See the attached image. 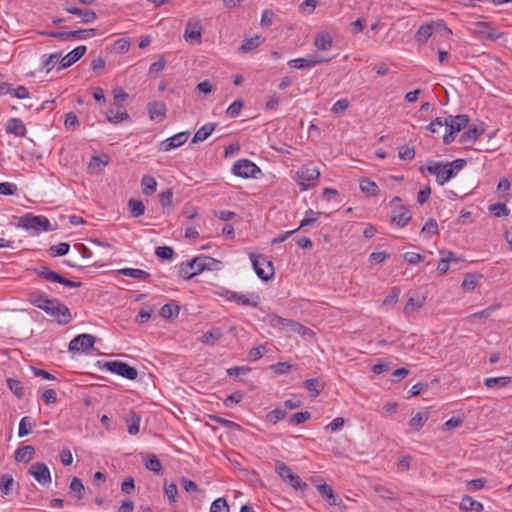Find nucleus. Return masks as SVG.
I'll return each instance as SVG.
<instances>
[{"label": "nucleus", "mask_w": 512, "mask_h": 512, "mask_svg": "<svg viewBox=\"0 0 512 512\" xmlns=\"http://www.w3.org/2000/svg\"><path fill=\"white\" fill-rule=\"evenodd\" d=\"M243 105L244 103L242 100H236L233 103H231L226 110L227 116L230 118L237 117L240 114Z\"/></svg>", "instance_id": "4d7b16f0"}, {"label": "nucleus", "mask_w": 512, "mask_h": 512, "mask_svg": "<svg viewBox=\"0 0 512 512\" xmlns=\"http://www.w3.org/2000/svg\"><path fill=\"white\" fill-rule=\"evenodd\" d=\"M434 21L431 23L423 24L419 27L416 33V40L419 43H426L428 39L434 34Z\"/></svg>", "instance_id": "a878e982"}, {"label": "nucleus", "mask_w": 512, "mask_h": 512, "mask_svg": "<svg viewBox=\"0 0 512 512\" xmlns=\"http://www.w3.org/2000/svg\"><path fill=\"white\" fill-rule=\"evenodd\" d=\"M218 261L212 257L200 255L180 264L179 273L184 279H191L204 270H211Z\"/></svg>", "instance_id": "7ed1b4c3"}, {"label": "nucleus", "mask_w": 512, "mask_h": 512, "mask_svg": "<svg viewBox=\"0 0 512 512\" xmlns=\"http://www.w3.org/2000/svg\"><path fill=\"white\" fill-rule=\"evenodd\" d=\"M349 107V101L345 98L339 99L336 101L331 107V112L334 114H339L347 110Z\"/></svg>", "instance_id": "774afa93"}, {"label": "nucleus", "mask_w": 512, "mask_h": 512, "mask_svg": "<svg viewBox=\"0 0 512 512\" xmlns=\"http://www.w3.org/2000/svg\"><path fill=\"white\" fill-rule=\"evenodd\" d=\"M284 330L287 332H294L302 336H311L314 334L311 329L293 320H288L287 326H285Z\"/></svg>", "instance_id": "2f4dec72"}, {"label": "nucleus", "mask_w": 512, "mask_h": 512, "mask_svg": "<svg viewBox=\"0 0 512 512\" xmlns=\"http://www.w3.org/2000/svg\"><path fill=\"white\" fill-rule=\"evenodd\" d=\"M398 156L400 159L408 161L412 160L415 156V150L413 147L402 146L398 148Z\"/></svg>", "instance_id": "0e129e2a"}, {"label": "nucleus", "mask_w": 512, "mask_h": 512, "mask_svg": "<svg viewBox=\"0 0 512 512\" xmlns=\"http://www.w3.org/2000/svg\"><path fill=\"white\" fill-rule=\"evenodd\" d=\"M222 336V332L220 329H213L204 333L203 342L206 344H213L215 341L219 340Z\"/></svg>", "instance_id": "e2e57ef3"}, {"label": "nucleus", "mask_w": 512, "mask_h": 512, "mask_svg": "<svg viewBox=\"0 0 512 512\" xmlns=\"http://www.w3.org/2000/svg\"><path fill=\"white\" fill-rule=\"evenodd\" d=\"M145 467H146V469H148L154 473H160L162 470L161 462L155 454L147 455L146 460H145Z\"/></svg>", "instance_id": "a18cd8bd"}, {"label": "nucleus", "mask_w": 512, "mask_h": 512, "mask_svg": "<svg viewBox=\"0 0 512 512\" xmlns=\"http://www.w3.org/2000/svg\"><path fill=\"white\" fill-rule=\"evenodd\" d=\"M127 431L130 435H137L140 431L141 417L135 412H130L125 418Z\"/></svg>", "instance_id": "b1692460"}, {"label": "nucleus", "mask_w": 512, "mask_h": 512, "mask_svg": "<svg viewBox=\"0 0 512 512\" xmlns=\"http://www.w3.org/2000/svg\"><path fill=\"white\" fill-rule=\"evenodd\" d=\"M164 493L170 505L177 503L178 489L175 483H164Z\"/></svg>", "instance_id": "c03bdc74"}, {"label": "nucleus", "mask_w": 512, "mask_h": 512, "mask_svg": "<svg viewBox=\"0 0 512 512\" xmlns=\"http://www.w3.org/2000/svg\"><path fill=\"white\" fill-rule=\"evenodd\" d=\"M210 512H229V505L226 499L220 497L214 500L210 506Z\"/></svg>", "instance_id": "864d4df0"}, {"label": "nucleus", "mask_w": 512, "mask_h": 512, "mask_svg": "<svg viewBox=\"0 0 512 512\" xmlns=\"http://www.w3.org/2000/svg\"><path fill=\"white\" fill-rule=\"evenodd\" d=\"M21 226L26 230H32L35 233H41L52 230L51 223L47 217L33 214H26L21 217Z\"/></svg>", "instance_id": "0eeeda50"}, {"label": "nucleus", "mask_w": 512, "mask_h": 512, "mask_svg": "<svg viewBox=\"0 0 512 512\" xmlns=\"http://www.w3.org/2000/svg\"><path fill=\"white\" fill-rule=\"evenodd\" d=\"M480 277L476 274H466L462 282V288L468 292L473 291L477 287Z\"/></svg>", "instance_id": "79ce46f5"}, {"label": "nucleus", "mask_w": 512, "mask_h": 512, "mask_svg": "<svg viewBox=\"0 0 512 512\" xmlns=\"http://www.w3.org/2000/svg\"><path fill=\"white\" fill-rule=\"evenodd\" d=\"M105 367L108 371L120 375L126 379L134 380L138 376L137 370L122 361H110L105 364Z\"/></svg>", "instance_id": "9b49d317"}, {"label": "nucleus", "mask_w": 512, "mask_h": 512, "mask_svg": "<svg viewBox=\"0 0 512 512\" xmlns=\"http://www.w3.org/2000/svg\"><path fill=\"white\" fill-rule=\"evenodd\" d=\"M275 470L277 474L284 480L287 481L295 489H303L306 487V483L302 482L301 478L294 474L290 467L283 462L276 464Z\"/></svg>", "instance_id": "f8f14e48"}, {"label": "nucleus", "mask_w": 512, "mask_h": 512, "mask_svg": "<svg viewBox=\"0 0 512 512\" xmlns=\"http://www.w3.org/2000/svg\"><path fill=\"white\" fill-rule=\"evenodd\" d=\"M425 304V297H410L404 306L403 313L406 316H410L413 313L417 312L419 309L423 307Z\"/></svg>", "instance_id": "393cba45"}, {"label": "nucleus", "mask_w": 512, "mask_h": 512, "mask_svg": "<svg viewBox=\"0 0 512 512\" xmlns=\"http://www.w3.org/2000/svg\"><path fill=\"white\" fill-rule=\"evenodd\" d=\"M173 253H174L173 249L168 246L157 247L155 250L156 256L158 258L164 259V260L171 259L173 256Z\"/></svg>", "instance_id": "338daca9"}, {"label": "nucleus", "mask_w": 512, "mask_h": 512, "mask_svg": "<svg viewBox=\"0 0 512 512\" xmlns=\"http://www.w3.org/2000/svg\"><path fill=\"white\" fill-rule=\"evenodd\" d=\"M411 220V213L410 211L404 207L401 206L399 209L393 211V215L391 217V222L395 224L398 227H405L409 221Z\"/></svg>", "instance_id": "a211bd4d"}, {"label": "nucleus", "mask_w": 512, "mask_h": 512, "mask_svg": "<svg viewBox=\"0 0 512 512\" xmlns=\"http://www.w3.org/2000/svg\"><path fill=\"white\" fill-rule=\"evenodd\" d=\"M36 273L39 276L45 278L46 280H48L50 282L59 283V281L61 280V275H59L58 273H56L54 271L49 270L46 267H41V268L37 269Z\"/></svg>", "instance_id": "de8ad7c7"}, {"label": "nucleus", "mask_w": 512, "mask_h": 512, "mask_svg": "<svg viewBox=\"0 0 512 512\" xmlns=\"http://www.w3.org/2000/svg\"><path fill=\"white\" fill-rule=\"evenodd\" d=\"M421 233L427 235L428 237H431L432 235L437 234L438 233V224H437L436 220H434V219L427 220L426 223L424 224V226L422 227Z\"/></svg>", "instance_id": "5fc2aeb1"}, {"label": "nucleus", "mask_w": 512, "mask_h": 512, "mask_svg": "<svg viewBox=\"0 0 512 512\" xmlns=\"http://www.w3.org/2000/svg\"><path fill=\"white\" fill-rule=\"evenodd\" d=\"M262 41L263 39L260 35H256L251 38H245L240 49L242 52H250L257 48L262 43Z\"/></svg>", "instance_id": "4c0bfd02"}, {"label": "nucleus", "mask_w": 512, "mask_h": 512, "mask_svg": "<svg viewBox=\"0 0 512 512\" xmlns=\"http://www.w3.org/2000/svg\"><path fill=\"white\" fill-rule=\"evenodd\" d=\"M233 174L242 178H256L260 168L248 159L237 160L232 168Z\"/></svg>", "instance_id": "1a4fd4ad"}, {"label": "nucleus", "mask_w": 512, "mask_h": 512, "mask_svg": "<svg viewBox=\"0 0 512 512\" xmlns=\"http://www.w3.org/2000/svg\"><path fill=\"white\" fill-rule=\"evenodd\" d=\"M509 382V377H488L484 380V385L487 388H501L508 385Z\"/></svg>", "instance_id": "ea45409f"}, {"label": "nucleus", "mask_w": 512, "mask_h": 512, "mask_svg": "<svg viewBox=\"0 0 512 512\" xmlns=\"http://www.w3.org/2000/svg\"><path fill=\"white\" fill-rule=\"evenodd\" d=\"M128 207L133 217L138 218L145 212V206L142 201L131 199L128 201Z\"/></svg>", "instance_id": "49530a36"}, {"label": "nucleus", "mask_w": 512, "mask_h": 512, "mask_svg": "<svg viewBox=\"0 0 512 512\" xmlns=\"http://www.w3.org/2000/svg\"><path fill=\"white\" fill-rule=\"evenodd\" d=\"M360 190L368 196H376L379 193L378 185L368 178L360 181Z\"/></svg>", "instance_id": "72a5a7b5"}, {"label": "nucleus", "mask_w": 512, "mask_h": 512, "mask_svg": "<svg viewBox=\"0 0 512 512\" xmlns=\"http://www.w3.org/2000/svg\"><path fill=\"white\" fill-rule=\"evenodd\" d=\"M202 26L198 20L190 19L185 27L184 38L186 41H200Z\"/></svg>", "instance_id": "2eb2a0df"}, {"label": "nucleus", "mask_w": 512, "mask_h": 512, "mask_svg": "<svg viewBox=\"0 0 512 512\" xmlns=\"http://www.w3.org/2000/svg\"><path fill=\"white\" fill-rule=\"evenodd\" d=\"M428 418H429V414L427 412H425V413L418 412L409 421V426L414 431H419L425 425V423L427 422Z\"/></svg>", "instance_id": "c9c22d12"}, {"label": "nucleus", "mask_w": 512, "mask_h": 512, "mask_svg": "<svg viewBox=\"0 0 512 512\" xmlns=\"http://www.w3.org/2000/svg\"><path fill=\"white\" fill-rule=\"evenodd\" d=\"M107 119L111 123H119L123 120L129 118L127 112L123 109L122 106H117V108H110L106 113Z\"/></svg>", "instance_id": "cd10ccee"}, {"label": "nucleus", "mask_w": 512, "mask_h": 512, "mask_svg": "<svg viewBox=\"0 0 512 512\" xmlns=\"http://www.w3.org/2000/svg\"><path fill=\"white\" fill-rule=\"evenodd\" d=\"M499 308V305H491L489 306L488 308L482 310V311H479V312H476V313H473L471 314L468 319L470 321H474L476 319H487L491 316L492 312H494L496 309Z\"/></svg>", "instance_id": "603ef678"}, {"label": "nucleus", "mask_w": 512, "mask_h": 512, "mask_svg": "<svg viewBox=\"0 0 512 512\" xmlns=\"http://www.w3.org/2000/svg\"><path fill=\"white\" fill-rule=\"evenodd\" d=\"M189 136L190 133L188 131L179 132L162 141L161 150L167 152L172 149L178 148L187 142Z\"/></svg>", "instance_id": "4468645a"}, {"label": "nucleus", "mask_w": 512, "mask_h": 512, "mask_svg": "<svg viewBox=\"0 0 512 512\" xmlns=\"http://www.w3.org/2000/svg\"><path fill=\"white\" fill-rule=\"evenodd\" d=\"M14 485V478L12 474L6 473L1 476L0 479V491L3 495H9Z\"/></svg>", "instance_id": "58836bf2"}, {"label": "nucleus", "mask_w": 512, "mask_h": 512, "mask_svg": "<svg viewBox=\"0 0 512 512\" xmlns=\"http://www.w3.org/2000/svg\"><path fill=\"white\" fill-rule=\"evenodd\" d=\"M64 125L66 129L73 131L79 126V120L74 113L70 112L66 115Z\"/></svg>", "instance_id": "69168bd1"}, {"label": "nucleus", "mask_w": 512, "mask_h": 512, "mask_svg": "<svg viewBox=\"0 0 512 512\" xmlns=\"http://www.w3.org/2000/svg\"><path fill=\"white\" fill-rule=\"evenodd\" d=\"M250 260L256 275L263 281L270 280L274 275L273 263L263 255L251 253Z\"/></svg>", "instance_id": "423d86ee"}, {"label": "nucleus", "mask_w": 512, "mask_h": 512, "mask_svg": "<svg viewBox=\"0 0 512 512\" xmlns=\"http://www.w3.org/2000/svg\"><path fill=\"white\" fill-rule=\"evenodd\" d=\"M95 35H96L95 29L69 31L68 33H66V39L86 40V39L94 37Z\"/></svg>", "instance_id": "f704fd0d"}, {"label": "nucleus", "mask_w": 512, "mask_h": 512, "mask_svg": "<svg viewBox=\"0 0 512 512\" xmlns=\"http://www.w3.org/2000/svg\"><path fill=\"white\" fill-rule=\"evenodd\" d=\"M7 386L18 398L23 396L24 390L20 381L13 378H8Z\"/></svg>", "instance_id": "6e6d98bb"}, {"label": "nucleus", "mask_w": 512, "mask_h": 512, "mask_svg": "<svg viewBox=\"0 0 512 512\" xmlns=\"http://www.w3.org/2000/svg\"><path fill=\"white\" fill-rule=\"evenodd\" d=\"M95 343V338L90 334H80L69 342L68 349L70 352L87 353Z\"/></svg>", "instance_id": "9d476101"}, {"label": "nucleus", "mask_w": 512, "mask_h": 512, "mask_svg": "<svg viewBox=\"0 0 512 512\" xmlns=\"http://www.w3.org/2000/svg\"><path fill=\"white\" fill-rule=\"evenodd\" d=\"M223 296L227 301L235 302L240 306L256 308L260 303V296L255 292L242 293L227 290Z\"/></svg>", "instance_id": "6e6552de"}, {"label": "nucleus", "mask_w": 512, "mask_h": 512, "mask_svg": "<svg viewBox=\"0 0 512 512\" xmlns=\"http://www.w3.org/2000/svg\"><path fill=\"white\" fill-rule=\"evenodd\" d=\"M488 26L489 24L487 22L479 21L472 24L471 30L476 36H478L480 39H483L486 34Z\"/></svg>", "instance_id": "bf43d9fd"}, {"label": "nucleus", "mask_w": 512, "mask_h": 512, "mask_svg": "<svg viewBox=\"0 0 512 512\" xmlns=\"http://www.w3.org/2000/svg\"><path fill=\"white\" fill-rule=\"evenodd\" d=\"M35 453V449L31 445L24 446L19 448L15 452V460L17 462L28 463L32 460L33 455Z\"/></svg>", "instance_id": "7c9ffc66"}, {"label": "nucleus", "mask_w": 512, "mask_h": 512, "mask_svg": "<svg viewBox=\"0 0 512 512\" xmlns=\"http://www.w3.org/2000/svg\"><path fill=\"white\" fill-rule=\"evenodd\" d=\"M180 312V307L177 304H165L162 306L160 315L165 319L177 317Z\"/></svg>", "instance_id": "37998d69"}, {"label": "nucleus", "mask_w": 512, "mask_h": 512, "mask_svg": "<svg viewBox=\"0 0 512 512\" xmlns=\"http://www.w3.org/2000/svg\"><path fill=\"white\" fill-rule=\"evenodd\" d=\"M320 177V171L311 164L303 165L296 173V183L301 191L312 189L316 186Z\"/></svg>", "instance_id": "20e7f679"}, {"label": "nucleus", "mask_w": 512, "mask_h": 512, "mask_svg": "<svg viewBox=\"0 0 512 512\" xmlns=\"http://www.w3.org/2000/svg\"><path fill=\"white\" fill-rule=\"evenodd\" d=\"M319 493L324 497L330 505L337 506L341 503L340 498L335 495L333 489L327 484H321L317 487Z\"/></svg>", "instance_id": "5701e85b"}, {"label": "nucleus", "mask_w": 512, "mask_h": 512, "mask_svg": "<svg viewBox=\"0 0 512 512\" xmlns=\"http://www.w3.org/2000/svg\"><path fill=\"white\" fill-rule=\"evenodd\" d=\"M65 11H67L70 14L81 17L84 23H92L97 18L96 13L93 10H82L77 7H66Z\"/></svg>", "instance_id": "412c9836"}, {"label": "nucleus", "mask_w": 512, "mask_h": 512, "mask_svg": "<svg viewBox=\"0 0 512 512\" xmlns=\"http://www.w3.org/2000/svg\"><path fill=\"white\" fill-rule=\"evenodd\" d=\"M320 218V213L312 209L306 211L304 218L301 220L300 225L297 229L311 225Z\"/></svg>", "instance_id": "09e8293b"}, {"label": "nucleus", "mask_w": 512, "mask_h": 512, "mask_svg": "<svg viewBox=\"0 0 512 512\" xmlns=\"http://www.w3.org/2000/svg\"><path fill=\"white\" fill-rule=\"evenodd\" d=\"M459 507L462 511L465 512H481L484 508L481 502L474 500L471 496L468 495L462 497Z\"/></svg>", "instance_id": "aec40b11"}, {"label": "nucleus", "mask_w": 512, "mask_h": 512, "mask_svg": "<svg viewBox=\"0 0 512 512\" xmlns=\"http://www.w3.org/2000/svg\"><path fill=\"white\" fill-rule=\"evenodd\" d=\"M109 163V156L106 154H102L100 156H93L89 162L88 168L92 172H100L102 169L108 165Z\"/></svg>", "instance_id": "c756f323"}, {"label": "nucleus", "mask_w": 512, "mask_h": 512, "mask_svg": "<svg viewBox=\"0 0 512 512\" xmlns=\"http://www.w3.org/2000/svg\"><path fill=\"white\" fill-rule=\"evenodd\" d=\"M86 53V46L80 45L62 57L60 64H74Z\"/></svg>", "instance_id": "6ab92c4d"}, {"label": "nucleus", "mask_w": 512, "mask_h": 512, "mask_svg": "<svg viewBox=\"0 0 512 512\" xmlns=\"http://www.w3.org/2000/svg\"><path fill=\"white\" fill-rule=\"evenodd\" d=\"M481 133L482 130H479L475 125H471L464 133L461 134L459 141L462 144L474 143Z\"/></svg>", "instance_id": "c85d7f7f"}, {"label": "nucleus", "mask_w": 512, "mask_h": 512, "mask_svg": "<svg viewBox=\"0 0 512 512\" xmlns=\"http://www.w3.org/2000/svg\"><path fill=\"white\" fill-rule=\"evenodd\" d=\"M69 488L71 491L75 492L78 494V499H82L83 498V494H84V485L82 483V481L77 478V477H74L71 482H70V485H69Z\"/></svg>", "instance_id": "680f3d73"}, {"label": "nucleus", "mask_w": 512, "mask_h": 512, "mask_svg": "<svg viewBox=\"0 0 512 512\" xmlns=\"http://www.w3.org/2000/svg\"><path fill=\"white\" fill-rule=\"evenodd\" d=\"M434 34H439L444 38H450L452 36V30L448 28L443 20L434 21Z\"/></svg>", "instance_id": "3c124183"}, {"label": "nucleus", "mask_w": 512, "mask_h": 512, "mask_svg": "<svg viewBox=\"0 0 512 512\" xmlns=\"http://www.w3.org/2000/svg\"><path fill=\"white\" fill-rule=\"evenodd\" d=\"M332 38L329 33L322 32L315 39V46L318 50H327L331 47Z\"/></svg>", "instance_id": "a19ab883"}, {"label": "nucleus", "mask_w": 512, "mask_h": 512, "mask_svg": "<svg viewBox=\"0 0 512 512\" xmlns=\"http://www.w3.org/2000/svg\"><path fill=\"white\" fill-rule=\"evenodd\" d=\"M34 425H35V422L31 417H28V416L23 417L19 422L18 436L19 437L27 436L31 432V429Z\"/></svg>", "instance_id": "e433bc0d"}, {"label": "nucleus", "mask_w": 512, "mask_h": 512, "mask_svg": "<svg viewBox=\"0 0 512 512\" xmlns=\"http://www.w3.org/2000/svg\"><path fill=\"white\" fill-rule=\"evenodd\" d=\"M141 188L144 195H153L157 190L156 179L151 175H144L141 179Z\"/></svg>", "instance_id": "bb28decb"}, {"label": "nucleus", "mask_w": 512, "mask_h": 512, "mask_svg": "<svg viewBox=\"0 0 512 512\" xmlns=\"http://www.w3.org/2000/svg\"><path fill=\"white\" fill-rule=\"evenodd\" d=\"M445 134L443 135V142L450 144L454 141L455 135L464 129L469 123V117L461 114L456 116H448L445 118Z\"/></svg>", "instance_id": "39448f33"}, {"label": "nucleus", "mask_w": 512, "mask_h": 512, "mask_svg": "<svg viewBox=\"0 0 512 512\" xmlns=\"http://www.w3.org/2000/svg\"><path fill=\"white\" fill-rule=\"evenodd\" d=\"M217 124L216 123H206L204 124L202 127H200L193 139H192V142L193 143H198V142H203L205 141L212 133L213 131L215 130Z\"/></svg>", "instance_id": "4be33fe9"}, {"label": "nucleus", "mask_w": 512, "mask_h": 512, "mask_svg": "<svg viewBox=\"0 0 512 512\" xmlns=\"http://www.w3.org/2000/svg\"><path fill=\"white\" fill-rule=\"evenodd\" d=\"M29 474L41 485L51 483V474L48 466L43 462H35L29 468Z\"/></svg>", "instance_id": "ddd939ff"}, {"label": "nucleus", "mask_w": 512, "mask_h": 512, "mask_svg": "<svg viewBox=\"0 0 512 512\" xmlns=\"http://www.w3.org/2000/svg\"><path fill=\"white\" fill-rule=\"evenodd\" d=\"M118 273L123 276L134 278V279L146 280L150 277V274L148 272L138 269V268H123V269H119Z\"/></svg>", "instance_id": "473e14b6"}, {"label": "nucleus", "mask_w": 512, "mask_h": 512, "mask_svg": "<svg viewBox=\"0 0 512 512\" xmlns=\"http://www.w3.org/2000/svg\"><path fill=\"white\" fill-rule=\"evenodd\" d=\"M69 248L70 246L68 243L62 242L51 246L50 253L52 256H64L68 253Z\"/></svg>", "instance_id": "052dcab7"}, {"label": "nucleus", "mask_w": 512, "mask_h": 512, "mask_svg": "<svg viewBox=\"0 0 512 512\" xmlns=\"http://www.w3.org/2000/svg\"><path fill=\"white\" fill-rule=\"evenodd\" d=\"M5 130L16 137H24L27 133L26 126L20 118H11L6 122Z\"/></svg>", "instance_id": "dca6fc26"}, {"label": "nucleus", "mask_w": 512, "mask_h": 512, "mask_svg": "<svg viewBox=\"0 0 512 512\" xmlns=\"http://www.w3.org/2000/svg\"><path fill=\"white\" fill-rule=\"evenodd\" d=\"M466 166L464 159H456L452 162L444 163L441 161H428L426 166L420 167V172L427 171L429 174L436 176V182L443 186L452 178H455L459 171Z\"/></svg>", "instance_id": "f257e3e1"}, {"label": "nucleus", "mask_w": 512, "mask_h": 512, "mask_svg": "<svg viewBox=\"0 0 512 512\" xmlns=\"http://www.w3.org/2000/svg\"><path fill=\"white\" fill-rule=\"evenodd\" d=\"M147 110L152 121H162L166 117V105L161 101L148 103Z\"/></svg>", "instance_id": "f3484780"}, {"label": "nucleus", "mask_w": 512, "mask_h": 512, "mask_svg": "<svg viewBox=\"0 0 512 512\" xmlns=\"http://www.w3.org/2000/svg\"><path fill=\"white\" fill-rule=\"evenodd\" d=\"M488 209L497 218L508 216L510 214V210L504 203L491 204Z\"/></svg>", "instance_id": "8fccbe9b"}, {"label": "nucleus", "mask_w": 512, "mask_h": 512, "mask_svg": "<svg viewBox=\"0 0 512 512\" xmlns=\"http://www.w3.org/2000/svg\"><path fill=\"white\" fill-rule=\"evenodd\" d=\"M10 93L9 95L17 98V99H27L29 98V91L25 86H18L16 88L13 87L12 84H10Z\"/></svg>", "instance_id": "13d9d810"}, {"label": "nucleus", "mask_w": 512, "mask_h": 512, "mask_svg": "<svg viewBox=\"0 0 512 512\" xmlns=\"http://www.w3.org/2000/svg\"><path fill=\"white\" fill-rule=\"evenodd\" d=\"M32 304L45 311L61 325H66L71 321V314L67 306L56 299H50L44 294L32 295Z\"/></svg>", "instance_id": "f03ea898"}]
</instances>
